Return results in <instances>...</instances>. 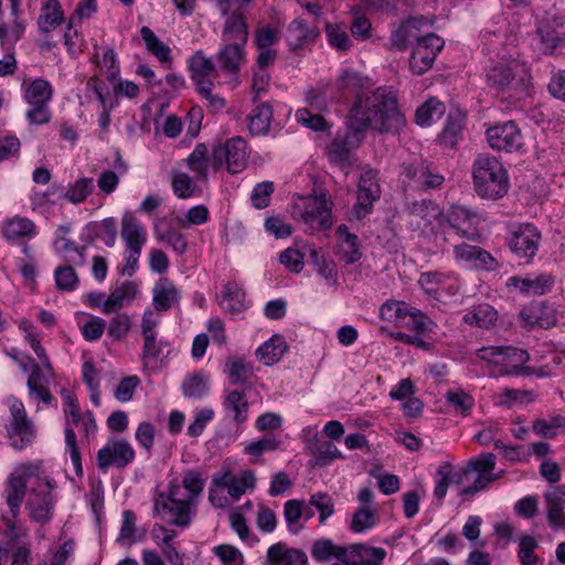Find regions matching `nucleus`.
<instances>
[{
    "instance_id": "nucleus-1",
    "label": "nucleus",
    "mask_w": 565,
    "mask_h": 565,
    "mask_svg": "<svg viewBox=\"0 0 565 565\" xmlns=\"http://www.w3.org/2000/svg\"><path fill=\"white\" fill-rule=\"evenodd\" d=\"M404 125L405 119L392 92L381 87L359 95L350 110L345 130L338 132L327 148L328 158L342 170L349 169L351 151L360 146L369 128L381 134H396Z\"/></svg>"
},
{
    "instance_id": "nucleus-2",
    "label": "nucleus",
    "mask_w": 565,
    "mask_h": 565,
    "mask_svg": "<svg viewBox=\"0 0 565 565\" xmlns=\"http://www.w3.org/2000/svg\"><path fill=\"white\" fill-rule=\"evenodd\" d=\"M472 177L475 191L483 199L498 200L508 193V173L493 156L479 154L472 166Z\"/></svg>"
},
{
    "instance_id": "nucleus-3",
    "label": "nucleus",
    "mask_w": 565,
    "mask_h": 565,
    "mask_svg": "<svg viewBox=\"0 0 565 565\" xmlns=\"http://www.w3.org/2000/svg\"><path fill=\"white\" fill-rule=\"evenodd\" d=\"M487 83L511 98L520 99L527 95V74L515 61L491 66L487 72Z\"/></svg>"
},
{
    "instance_id": "nucleus-4",
    "label": "nucleus",
    "mask_w": 565,
    "mask_h": 565,
    "mask_svg": "<svg viewBox=\"0 0 565 565\" xmlns=\"http://www.w3.org/2000/svg\"><path fill=\"white\" fill-rule=\"evenodd\" d=\"M247 160L246 141L241 137H235L226 141L224 146L214 147L211 154V166L217 170L224 162L231 173L241 172Z\"/></svg>"
},
{
    "instance_id": "nucleus-5",
    "label": "nucleus",
    "mask_w": 565,
    "mask_h": 565,
    "mask_svg": "<svg viewBox=\"0 0 565 565\" xmlns=\"http://www.w3.org/2000/svg\"><path fill=\"white\" fill-rule=\"evenodd\" d=\"M445 41L435 33H426L416 43L409 58V68L413 74L422 75L434 64L437 54L443 50Z\"/></svg>"
},
{
    "instance_id": "nucleus-6",
    "label": "nucleus",
    "mask_w": 565,
    "mask_h": 565,
    "mask_svg": "<svg viewBox=\"0 0 565 565\" xmlns=\"http://www.w3.org/2000/svg\"><path fill=\"white\" fill-rule=\"evenodd\" d=\"M301 217L311 230H327L332 226L331 203L326 190L315 191V194L307 199Z\"/></svg>"
},
{
    "instance_id": "nucleus-7",
    "label": "nucleus",
    "mask_w": 565,
    "mask_h": 565,
    "mask_svg": "<svg viewBox=\"0 0 565 565\" xmlns=\"http://www.w3.org/2000/svg\"><path fill=\"white\" fill-rule=\"evenodd\" d=\"M135 459V450L124 438H113L98 450L97 466L106 472L110 466L125 468Z\"/></svg>"
},
{
    "instance_id": "nucleus-8",
    "label": "nucleus",
    "mask_w": 565,
    "mask_h": 565,
    "mask_svg": "<svg viewBox=\"0 0 565 565\" xmlns=\"http://www.w3.org/2000/svg\"><path fill=\"white\" fill-rule=\"evenodd\" d=\"M487 139L492 149L512 152L523 145L521 130L513 121L491 127L487 130Z\"/></svg>"
},
{
    "instance_id": "nucleus-9",
    "label": "nucleus",
    "mask_w": 565,
    "mask_h": 565,
    "mask_svg": "<svg viewBox=\"0 0 565 565\" xmlns=\"http://www.w3.org/2000/svg\"><path fill=\"white\" fill-rule=\"evenodd\" d=\"M52 484L50 481H41L36 488L32 489L28 502L26 509L32 520L36 522H46L51 519V510L54 504V498L52 495Z\"/></svg>"
},
{
    "instance_id": "nucleus-10",
    "label": "nucleus",
    "mask_w": 565,
    "mask_h": 565,
    "mask_svg": "<svg viewBox=\"0 0 565 565\" xmlns=\"http://www.w3.org/2000/svg\"><path fill=\"white\" fill-rule=\"evenodd\" d=\"M381 189L373 171L361 175L358 189V201L353 206L356 218L361 220L373 210V203L380 199Z\"/></svg>"
},
{
    "instance_id": "nucleus-11",
    "label": "nucleus",
    "mask_w": 565,
    "mask_h": 565,
    "mask_svg": "<svg viewBox=\"0 0 565 565\" xmlns=\"http://www.w3.org/2000/svg\"><path fill=\"white\" fill-rule=\"evenodd\" d=\"M540 239L541 235L535 226L523 224L512 233L509 247L518 258L527 260L535 255Z\"/></svg>"
},
{
    "instance_id": "nucleus-12",
    "label": "nucleus",
    "mask_w": 565,
    "mask_h": 565,
    "mask_svg": "<svg viewBox=\"0 0 565 565\" xmlns=\"http://www.w3.org/2000/svg\"><path fill=\"white\" fill-rule=\"evenodd\" d=\"M429 21L425 17H413L403 22L391 34V45L393 49L404 51L412 42H419L425 35L423 26L428 25Z\"/></svg>"
},
{
    "instance_id": "nucleus-13",
    "label": "nucleus",
    "mask_w": 565,
    "mask_h": 565,
    "mask_svg": "<svg viewBox=\"0 0 565 565\" xmlns=\"http://www.w3.org/2000/svg\"><path fill=\"white\" fill-rule=\"evenodd\" d=\"M10 411L12 415L11 446L15 449H23L34 435L32 423L28 419L24 406L20 401H14Z\"/></svg>"
},
{
    "instance_id": "nucleus-14",
    "label": "nucleus",
    "mask_w": 565,
    "mask_h": 565,
    "mask_svg": "<svg viewBox=\"0 0 565 565\" xmlns=\"http://www.w3.org/2000/svg\"><path fill=\"white\" fill-rule=\"evenodd\" d=\"M446 218L448 224L460 235L473 239L477 235V225L479 216L476 212L463 205H451L447 211Z\"/></svg>"
},
{
    "instance_id": "nucleus-15",
    "label": "nucleus",
    "mask_w": 565,
    "mask_h": 565,
    "mask_svg": "<svg viewBox=\"0 0 565 565\" xmlns=\"http://www.w3.org/2000/svg\"><path fill=\"white\" fill-rule=\"evenodd\" d=\"M386 557L383 547L367 546L363 543L352 544L347 547L343 558L344 565H382Z\"/></svg>"
},
{
    "instance_id": "nucleus-16",
    "label": "nucleus",
    "mask_w": 565,
    "mask_h": 565,
    "mask_svg": "<svg viewBox=\"0 0 565 565\" xmlns=\"http://www.w3.org/2000/svg\"><path fill=\"white\" fill-rule=\"evenodd\" d=\"M502 360L503 363L500 364L499 371L501 375H532L535 373L533 367L524 366L530 360V354L525 350L502 347Z\"/></svg>"
},
{
    "instance_id": "nucleus-17",
    "label": "nucleus",
    "mask_w": 565,
    "mask_h": 565,
    "mask_svg": "<svg viewBox=\"0 0 565 565\" xmlns=\"http://www.w3.org/2000/svg\"><path fill=\"white\" fill-rule=\"evenodd\" d=\"M21 469L22 475H12L6 487L7 504L9 505L13 518L18 516L21 503L23 502L26 493L25 477L33 475V470L30 466H23Z\"/></svg>"
},
{
    "instance_id": "nucleus-18",
    "label": "nucleus",
    "mask_w": 565,
    "mask_h": 565,
    "mask_svg": "<svg viewBox=\"0 0 565 565\" xmlns=\"http://www.w3.org/2000/svg\"><path fill=\"white\" fill-rule=\"evenodd\" d=\"M335 232L339 236V244L337 248L339 259L344 262L347 265H352L360 260L362 252L358 235L349 233L348 226L344 224L338 226Z\"/></svg>"
},
{
    "instance_id": "nucleus-19",
    "label": "nucleus",
    "mask_w": 565,
    "mask_h": 565,
    "mask_svg": "<svg viewBox=\"0 0 565 565\" xmlns=\"http://www.w3.org/2000/svg\"><path fill=\"white\" fill-rule=\"evenodd\" d=\"M225 17L226 20L222 32L223 42L245 46L248 39V30L243 12L231 11Z\"/></svg>"
},
{
    "instance_id": "nucleus-20",
    "label": "nucleus",
    "mask_w": 565,
    "mask_h": 565,
    "mask_svg": "<svg viewBox=\"0 0 565 565\" xmlns=\"http://www.w3.org/2000/svg\"><path fill=\"white\" fill-rule=\"evenodd\" d=\"M267 562L268 565H306L308 558L303 551L279 542L267 550Z\"/></svg>"
},
{
    "instance_id": "nucleus-21",
    "label": "nucleus",
    "mask_w": 565,
    "mask_h": 565,
    "mask_svg": "<svg viewBox=\"0 0 565 565\" xmlns=\"http://www.w3.org/2000/svg\"><path fill=\"white\" fill-rule=\"evenodd\" d=\"M454 252L458 259L468 262L476 268L492 270L497 266L491 254L479 246L460 244L455 246Z\"/></svg>"
},
{
    "instance_id": "nucleus-22",
    "label": "nucleus",
    "mask_w": 565,
    "mask_h": 565,
    "mask_svg": "<svg viewBox=\"0 0 565 565\" xmlns=\"http://www.w3.org/2000/svg\"><path fill=\"white\" fill-rule=\"evenodd\" d=\"M547 509L548 524L557 530L565 526V491L561 487H555L552 491L544 494Z\"/></svg>"
},
{
    "instance_id": "nucleus-23",
    "label": "nucleus",
    "mask_w": 565,
    "mask_h": 565,
    "mask_svg": "<svg viewBox=\"0 0 565 565\" xmlns=\"http://www.w3.org/2000/svg\"><path fill=\"white\" fill-rule=\"evenodd\" d=\"M121 237L127 250H139L146 243V232L138 220L130 213H126L121 220Z\"/></svg>"
},
{
    "instance_id": "nucleus-24",
    "label": "nucleus",
    "mask_w": 565,
    "mask_h": 565,
    "mask_svg": "<svg viewBox=\"0 0 565 565\" xmlns=\"http://www.w3.org/2000/svg\"><path fill=\"white\" fill-rule=\"evenodd\" d=\"M154 509L157 512H159L160 509L167 510L173 516L171 523L181 527L189 526L191 523V514L195 513V507L192 509V500L188 498L173 503L157 500Z\"/></svg>"
},
{
    "instance_id": "nucleus-25",
    "label": "nucleus",
    "mask_w": 565,
    "mask_h": 565,
    "mask_svg": "<svg viewBox=\"0 0 565 565\" xmlns=\"http://www.w3.org/2000/svg\"><path fill=\"white\" fill-rule=\"evenodd\" d=\"M405 174L423 190L438 188L445 180L443 175L434 173L428 166L423 162L407 166L405 168Z\"/></svg>"
},
{
    "instance_id": "nucleus-26",
    "label": "nucleus",
    "mask_w": 565,
    "mask_h": 565,
    "mask_svg": "<svg viewBox=\"0 0 565 565\" xmlns=\"http://www.w3.org/2000/svg\"><path fill=\"white\" fill-rule=\"evenodd\" d=\"M318 35L319 31L316 28H308L302 20L296 19L289 24L286 39L290 50L296 51L312 42Z\"/></svg>"
},
{
    "instance_id": "nucleus-27",
    "label": "nucleus",
    "mask_w": 565,
    "mask_h": 565,
    "mask_svg": "<svg viewBox=\"0 0 565 565\" xmlns=\"http://www.w3.org/2000/svg\"><path fill=\"white\" fill-rule=\"evenodd\" d=\"M137 286L134 281H124L117 285L109 297L103 303V312L111 313L124 307L125 301H130L136 297Z\"/></svg>"
},
{
    "instance_id": "nucleus-28",
    "label": "nucleus",
    "mask_w": 565,
    "mask_h": 565,
    "mask_svg": "<svg viewBox=\"0 0 565 565\" xmlns=\"http://www.w3.org/2000/svg\"><path fill=\"white\" fill-rule=\"evenodd\" d=\"M553 281L551 275L541 274L534 278L511 277L508 285L524 294L543 295L551 288Z\"/></svg>"
},
{
    "instance_id": "nucleus-29",
    "label": "nucleus",
    "mask_w": 565,
    "mask_h": 565,
    "mask_svg": "<svg viewBox=\"0 0 565 565\" xmlns=\"http://www.w3.org/2000/svg\"><path fill=\"white\" fill-rule=\"evenodd\" d=\"M287 349L288 345L284 337L280 334H274L268 341L257 349L256 355L265 365H273L282 358Z\"/></svg>"
},
{
    "instance_id": "nucleus-30",
    "label": "nucleus",
    "mask_w": 565,
    "mask_h": 565,
    "mask_svg": "<svg viewBox=\"0 0 565 565\" xmlns=\"http://www.w3.org/2000/svg\"><path fill=\"white\" fill-rule=\"evenodd\" d=\"M244 46L224 43L216 56L220 66L227 73H236L244 63Z\"/></svg>"
},
{
    "instance_id": "nucleus-31",
    "label": "nucleus",
    "mask_w": 565,
    "mask_h": 565,
    "mask_svg": "<svg viewBox=\"0 0 565 565\" xmlns=\"http://www.w3.org/2000/svg\"><path fill=\"white\" fill-rule=\"evenodd\" d=\"M93 190L94 180L92 178H82L76 180L74 184L70 185L65 192H63V188L61 185L56 184L52 185L50 192L56 193L57 191H61L62 198L73 204H77L85 201Z\"/></svg>"
},
{
    "instance_id": "nucleus-32",
    "label": "nucleus",
    "mask_w": 565,
    "mask_h": 565,
    "mask_svg": "<svg viewBox=\"0 0 565 565\" xmlns=\"http://www.w3.org/2000/svg\"><path fill=\"white\" fill-rule=\"evenodd\" d=\"M64 22L62 6L57 0H49L42 7V13L38 19V24L43 33H49L53 28Z\"/></svg>"
},
{
    "instance_id": "nucleus-33",
    "label": "nucleus",
    "mask_w": 565,
    "mask_h": 565,
    "mask_svg": "<svg viewBox=\"0 0 565 565\" xmlns=\"http://www.w3.org/2000/svg\"><path fill=\"white\" fill-rule=\"evenodd\" d=\"M178 300L175 286L167 278H161L153 289V305L159 311H167Z\"/></svg>"
},
{
    "instance_id": "nucleus-34",
    "label": "nucleus",
    "mask_w": 565,
    "mask_h": 565,
    "mask_svg": "<svg viewBox=\"0 0 565 565\" xmlns=\"http://www.w3.org/2000/svg\"><path fill=\"white\" fill-rule=\"evenodd\" d=\"M273 118V109L268 103H262L248 116V130L254 136L266 135Z\"/></svg>"
},
{
    "instance_id": "nucleus-35",
    "label": "nucleus",
    "mask_w": 565,
    "mask_h": 565,
    "mask_svg": "<svg viewBox=\"0 0 565 565\" xmlns=\"http://www.w3.org/2000/svg\"><path fill=\"white\" fill-rule=\"evenodd\" d=\"M465 125V115L460 110L449 113L446 126L441 131L440 142L448 148L457 145L458 138Z\"/></svg>"
},
{
    "instance_id": "nucleus-36",
    "label": "nucleus",
    "mask_w": 565,
    "mask_h": 565,
    "mask_svg": "<svg viewBox=\"0 0 565 565\" xmlns=\"http://www.w3.org/2000/svg\"><path fill=\"white\" fill-rule=\"evenodd\" d=\"M497 318L498 312L492 306L481 303L476 306L471 311H468L462 319L468 324L488 329L497 321Z\"/></svg>"
},
{
    "instance_id": "nucleus-37",
    "label": "nucleus",
    "mask_w": 565,
    "mask_h": 565,
    "mask_svg": "<svg viewBox=\"0 0 565 565\" xmlns=\"http://www.w3.org/2000/svg\"><path fill=\"white\" fill-rule=\"evenodd\" d=\"M244 298L245 292L243 289L237 287L236 284L227 282L223 289L221 306L225 311L232 315L239 313L245 308Z\"/></svg>"
},
{
    "instance_id": "nucleus-38",
    "label": "nucleus",
    "mask_w": 565,
    "mask_h": 565,
    "mask_svg": "<svg viewBox=\"0 0 565 565\" xmlns=\"http://www.w3.org/2000/svg\"><path fill=\"white\" fill-rule=\"evenodd\" d=\"M140 35L147 50L152 53L161 63L171 62L170 47L161 42L149 26H142Z\"/></svg>"
},
{
    "instance_id": "nucleus-39",
    "label": "nucleus",
    "mask_w": 565,
    "mask_h": 565,
    "mask_svg": "<svg viewBox=\"0 0 565 565\" xmlns=\"http://www.w3.org/2000/svg\"><path fill=\"white\" fill-rule=\"evenodd\" d=\"M326 33L329 44L339 52L351 50L353 43L347 32L344 23H327Z\"/></svg>"
},
{
    "instance_id": "nucleus-40",
    "label": "nucleus",
    "mask_w": 565,
    "mask_h": 565,
    "mask_svg": "<svg viewBox=\"0 0 565 565\" xmlns=\"http://www.w3.org/2000/svg\"><path fill=\"white\" fill-rule=\"evenodd\" d=\"M345 551L347 547L338 546L330 540H319L313 543L311 555L318 562H327L331 557H335L343 563Z\"/></svg>"
},
{
    "instance_id": "nucleus-41",
    "label": "nucleus",
    "mask_w": 565,
    "mask_h": 565,
    "mask_svg": "<svg viewBox=\"0 0 565 565\" xmlns=\"http://www.w3.org/2000/svg\"><path fill=\"white\" fill-rule=\"evenodd\" d=\"M445 105L435 98L428 99L415 113V121L420 126H428L440 119L445 113Z\"/></svg>"
},
{
    "instance_id": "nucleus-42",
    "label": "nucleus",
    "mask_w": 565,
    "mask_h": 565,
    "mask_svg": "<svg viewBox=\"0 0 565 565\" xmlns=\"http://www.w3.org/2000/svg\"><path fill=\"white\" fill-rule=\"evenodd\" d=\"M47 379L41 371L40 366L35 364L32 369V372L28 379V387L31 395H36V397L45 404H50L52 401V395L47 388Z\"/></svg>"
},
{
    "instance_id": "nucleus-43",
    "label": "nucleus",
    "mask_w": 565,
    "mask_h": 565,
    "mask_svg": "<svg viewBox=\"0 0 565 565\" xmlns=\"http://www.w3.org/2000/svg\"><path fill=\"white\" fill-rule=\"evenodd\" d=\"M313 455L312 466L326 467L342 455L331 441H316L311 447Z\"/></svg>"
},
{
    "instance_id": "nucleus-44",
    "label": "nucleus",
    "mask_w": 565,
    "mask_h": 565,
    "mask_svg": "<svg viewBox=\"0 0 565 565\" xmlns=\"http://www.w3.org/2000/svg\"><path fill=\"white\" fill-rule=\"evenodd\" d=\"M226 411L234 413V420L241 424L246 420L248 403L243 392H230L223 403Z\"/></svg>"
},
{
    "instance_id": "nucleus-45",
    "label": "nucleus",
    "mask_w": 565,
    "mask_h": 565,
    "mask_svg": "<svg viewBox=\"0 0 565 565\" xmlns=\"http://www.w3.org/2000/svg\"><path fill=\"white\" fill-rule=\"evenodd\" d=\"M167 222L166 217H162L154 225V231L157 238L160 241L168 242L171 247L178 253L183 254L185 253L188 248V243L185 241V237L175 230L169 227L167 231L162 230V224Z\"/></svg>"
},
{
    "instance_id": "nucleus-46",
    "label": "nucleus",
    "mask_w": 565,
    "mask_h": 565,
    "mask_svg": "<svg viewBox=\"0 0 565 565\" xmlns=\"http://www.w3.org/2000/svg\"><path fill=\"white\" fill-rule=\"evenodd\" d=\"M191 78L196 79L206 76H217L216 67L213 61L206 57L201 51H198L189 61Z\"/></svg>"
},
{
    "instance_id": "nucleus-47",
    "label": "nucleus",
    "mask_w": 565,
    "mask_h": 565,
    "mask_svg": "<svg viewBox=\"0 0 565 565\" xmlns=\"http://www.w3.org/2000/svg\"><path fill=\"white\" fill-rule=\"evenodd\" d=\"M53 94L51 84L42 78H36L31 83L24 93L28 104L49 103Z\"/></svg>"
},
{
    "instance_id": "nucleus-48",
    "label": "nucleus",
    "mask_w": 565,
    "mask_h": 565,
    "mask_svg": "<svg viewBox=\"0 0 565 565\" xmlns=\"http://www.w3.org/2000/svg\"><path fill=\"white\" fill-rule=\"evenodd\" d=\"M446 402L456 413L468 416L475 405V399L463 390L448 391L445 394Z\"/></svg>"
},
{
    "instance_id": "nucleus-49",
    "label": "nucleus",
    "mask_w": 565,
    "mask_h": 565,
    "mask_svg": "<svg viewBox=\"0 0 565 565\" xmlns=\"http://www.w3.org/2000/svg\"><path fill=\"white\" fill-rule=\"evenodd\" d=\"M228 369V379L232 384L247 385L252 383L253 379V365L244 362L243 360H236L226 364Z\"/></svg>"
},
{
    "instance_id": "nucleus-50",
    "label": "nucleus",
    "mask_w": 565,
    "mask_h": 565,
    "mask_svg": "<svg viewBox=\"0 0 565 565\" xmlns=\"http://www.w3.org/2000/svg\"><path fill=\"white\" fill-rule=\"evenodd\" d=\"M211 164V156H207V148L204 143H198L188 158L189 168L199 174L201 179H206L207 164Z\"/></svg>"
},
{
    "instance_id": "nucleus-51",
    "label": "nucleus",
    "mask_w": 565,
    "mask_h": 565,
    "mask_svg": "<svg viewBox=\"0 0 565 565\" xmlns=\"http://www.w3.org/2000/svg\"><path fill=\"white\" fill-rule=\"evenodd\" d=\"M376 511L371 505H361L353 514L351 530L355 533H362L375 526Z\"/></svg>"
},
{
    "instance_id": "nucleus-52",
    "label": "nucleus",
    "mask_w": 565,
    "mask_h": 565,
    "mask_svg": "<svg viewBox=\"0 0 565 565\" xmlns=\"http://www.w3.org/2000/svg\"><path fill=\"white\" fill-rule=\"evenodd\" d=\"M494 467L495 455L491 452H483L468 461L463 469V476H469L472 472L490 475L493 473Z\"/></svg>"
},
{
    "instance_id": "nucleus-53",
    "label": "nucleus",
    "mask_w": 565,
    "mask_h": 565,
    "mask_svg": "<svg viewBox=\"0 0 565 565\" xmlns=\"http://www.w3.org/2000/svg\"><path fill=\"white\" fill-rule=\"evenodd\" d=\"M162 342H157L156 335L151 337V341L147 342L145 339L142 349L143 366L151 370H157L160 366L162 354Z\"/></svg>"
},
{
    "instance_id": "nucleus-54",
    "label": "nucleus",
    "mask_w": 565,
    "mask_h": 565,
    "mask_svg": "<svg viewBox=\"0 0 565 565\" xmlns=\"http://www.w3.org/2000/svg\"><path fill=\"white\" fill-rule=\"evenodd\" d=\"M256 478L252 470H245L242 472L241 477L234 476L230 487L227 488L228 494L238 500L247 489H253L255 487Z\"/></svg>"
},
{
    "instance_id": "nucleus-55",
    "label": "nucleus",
    "mask_w": 565,
    "mask_h": 565,
    "mask_svg": "<svg viewBox=\"0 0 565 565\" xmlns=\"http://www.w3.org/2000/svg\"><path fill=\"white\" fill-rule=\"evenodd\" d=\"M209 377L203 373H196L188 377L182 384L183 394L190 398H200L207 391Z\"/></svg>"
},
{
    "instance_id": "nucleus-56",
    "label": "nucleus",
    "mask_w": 565,
    "mask_h": 565,
    "mask_svg": "<svg viewBox=\"0 0 565 565\" xmlns=\"http://www.w3.org/2000/svg\"><path fill=\"white\" fill-rule=\"evenodd\" d=\"M34 230V224L22 217H15L8 222L4 228V236L8 239L20 238L30 235Z\"/></svg>"
},
{
    "instance_id": "nucleus-57",
    "label": "nucleus",
    "mask_w": 565,
    "mask_h": 565,
    "mask_svg": "<svg viewBox=\"0 0 565 565\" xmlns=\"http://www.w3.org/2000/svg\"><path fill=\"white\" fill-rule=\"evenodd\" d=\"M302 512V502L299 500H288L284 505V516L292 533H297L302 529V525L299 524Z\"/></svg>"
},
{
    "instance_id": "nucleus-58",
    "label": "nucleus",
    "mask_w": 565,
    "mask_h": 565,
    "mask_svg": "<svg viewBox=\"0 0 565 565\" xmlns=\"http://www.w3.org/2000/svg\"><path fill=\"white\" fill-rule=\"evenodd\" d=\"M55 282L60 290H74L78 284V277L72 266H60L55 269Z\"/></svg>"
},
{
    "instance_id": "nucleus-59",
    "label": "nucleus",
    "mask_w": 565,
    "mask_h": 565,
    "mask_svg": "<svg viewBox=\"0 0 565 565\" xmlns=\"http://www.w3.org/2000/svg\"><path fill=\"white\" fill-rule=\"evenodd\" d=\"M274 183L271 181H264L257 183L252 192L250 201L254 207L260 210L269 205L270 196L274 192Z\"/></svg>"
},
{
    "instance_id": "nucleus-60",
    "label": "nucleus",
    "mask_w": 565,
    "mask_h": 565,
    "mask_svg": "<svg viewBox=\"0 0 565 565\" xmlns=\"http://www.w3.org/2000/svg\"><path fill=\"white\" fill-rule=\"evenodd\" d=\"M408 209L413 217L420 218L426 224H430V218L436 217L439 213L436 204L431 200L426 199L413 202Z\"/></svg>"
},
{
    "instance_id": "nucleus-61",
    "label": "nucleus",
    "mask_w": 565,
    "mask_h": 565,
    "mask_svg": "<svg viewBox=\"0 0 565 565\" xmlns=\"http://www.w3.org/2000/svg\"><path fill=\"white\" fill-rule=\"evenodd\" d=\"M130 318L126 313L115 316L108 326L107 332L115 341H121L130 330Z\"/></svg>"
},
{
    "instance_id": "nucleus-62",
    "label": "nucleus",
    "mask_w": 565,
    "mask_h": 565,
    "mask_svg": "<svg viewBox=\"0 0 565 565\" xmlns=\"http://www.w3.org/2000/svg\"><path fill=\"white\" fill-rule=\"evenodd\" d=\"M214 554L224 565H243L244 557L238 548L230 544L217 545L213 548Z\"/></svg>"
},
{
    "instance_id": "nucleus-63",
    "label": "nucleus",
    "mask_w": 565,
    "mask_h": 565,
    "mask_svg": "<svg viewBox=\"0 0 565 565\" xmlns=\"http://www.w3.org/2000/svg\"><path fill=\"white\" fill-rule=\"evenodd\" d=\"M297 120L307 128L315 131L324 130L326 121L320 114H312L307 108H300L296 111Z\"/></svg>"
},
{
    "instance_id": "nucleus-64",
    "label": "nucleus",
    "mask_w": 565,
    "mask_h": 565,
    "mask_svg": "<svg viewBox=\"0 0 565 565\" xmlns=\"http://www.w3.org/2000/svg\"><path fill=\"white\" fill-rule=\"evenodd\" d=\"M182 486L189 491L188 499L193 500L203 491L204 481L199 472L188 470L184 473Z\"/></svg>"
}]
</instances>
